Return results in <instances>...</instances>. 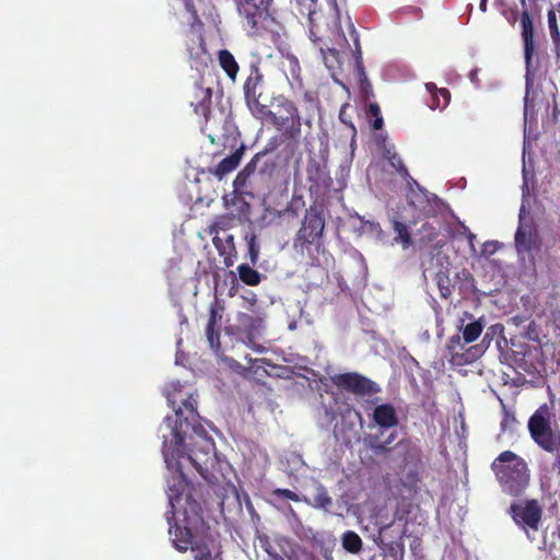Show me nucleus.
Wrapping results in <instances>:
<instances>
[{
  "mask_svg": "<svg viewBox=\"0 0 560 560\" xmlns=\"http://www.w3.org/2000/svg\"><path fill=\"white\" fill-rule=\"evenodd\" d=\"M174 416L165 417L159 428L162 453L168 471L166 512L170 540L180 552L190 550L194 560H213V544L206 535L200 508L183 472L191 465L203 478L217 463L214 443L198 422L192 396H166Z\"/></svg>",
  "mask_w": 560,
  "mask_h": 560,
  "instance_id": "nucleus-1",
  "label": "nucleus"
},
{
  "mask_svg": "<svg viewBox=\"0 0 560 560\" xmlns=\"http://www.w3.org/2000/svg\"><path fill=\"white\" fill-rule=\"evenodd\" d=\"M492 469L503 491L520 495L529 483L526 462L511 451L501 453L492 463Z\"/></svg>",
  "mask_w": 560,
  "mask_h": 560,
  "instance_id": "nucleus-2",
  "label": "nucleus"
},
{
  "mask_svg": "<svg viewBox=\"0 0 560 560\" xmlns=\"http://www.w3.org/2000/svg\"><path fill=\"white\" fill-rule=\"evenodd\" d=\"M469 322L465 324L462 320L459 327L463 336L454 335L451 337L447 343V351L450 355V362L454 365H465L476 361L483 352L481 346L467 345L474 342L479 338L483 329L482 318L474 319L472 316L465 314Z\"/></svg>",
  "mask_w": 560,
  "mask_h": 560,
  "instance_id": "nucleus-3",
  "label": "nucleus"
},
{
  "mask_svg": "<svg viewBox=\"0 0 560 560\" xmlns=\"http://www.w3.org/2000/svg\"><path fill=\"white\" fill-rule=\"evenodd\" d=\"M528 430L533 440L545 451L552 453L560 446V433L551 428L547 405L539 407L529 418Z\"/></svg>",
  "mask_w": 560,
  "mask_h": 560,
  "instance_id": "nucleus-4",
  "label": "nucleus"
},
{
  "mask_svg": "<svg viewBox=\"0 0 560 560\" xmlns=\"http://www.w3.org/2000/svg\"><path fill=\"white\" fill-rule=\"evenodd\" d=\"M246 301L250 305V313H240L237 315L236 331L246 346L261 353L265 348L257 345L255 340L259 338L265 330L266 314L254 308L256 302L255 295Z\"/></svg>",
  "mask_w": 560,
  "mask_h": 560,
  "instance_id": "nucleus-5",
  "label": "nucleus"
},
{
  "mask_svg": "<svg viewBox=\"0 0 560 560\" xmlns=\"http://www.w3.org/2000/svg\"><path fill=\"white\" fill-rule=\"evenodd\" d=\"M510 514L527 538L534 540L541 525V504L537 500L515 501L510 506Z\"/></svg>",
  "mask_w": 560,
  "mask_h": 560,
  "instance_id": "nucleus-6",
  "label": "nucleus"
},
{
  "mask_svg": "<svg viewBox=\"0 0 560 560\" xmlns=\"http://www.w3.org/2000/svg\"><path fill=\"white\" fill-rule=\"evenodd\" d=\"M270 1L271 0L237 1L238 12L244 18L248 30H257L259 24L266 19Z\"/></svg>",
  "mask_w": 560,
  "mask_h": 560,
  "instance_id": "nucleus-7",
  "label": "nucleus"
},
{
  "mask_svg": "<svg viewBox=\"0 0 560 560\" xmlns=\"http://www.w3.org/2000/svg\"><path fill=\"white\" fill-rule=\"evenodd\" d=\"M276 124L285 130L291 138H296L301 132V117L298 108L290 101H283L280 104L279 116L276 117Z\"/></svg>",
  "mask_w": 560,
  "mask_h": 560,
  "instance_id": "nucleus-8",
  "label": "nucleus"
},
{
  "mask_svg": "<svg viewBox=\"0 0 560 560\" xmlns=\"http://www.w3.org/2000/svg\"><path fill=\"white\" fill-rule=\"evenodd\" d=\"M334 384L357 394L377 392L376 384L357 373H345L332 377Z\"/></svg>",
  "mask_w": 560,
  "mask_h": 560,
  "instance_id": "nucleus-9",
  "label": "nucleus"
},
{
  "mask_svg": "<svg viewBox=\"0 0 560 560\" xmlns=\"http://www.w3.org/2000/svg\"><path fill=\"white\" fill-rule=\"evenodd\" d=\"M212 91L210 86H205L202 82H197L194 86L190 105L195 113L208 117L210 113Z\"/></svg>",
  "mask_w": 560,
  "mask_h": 560,
  "instance_id": "nucleus-10",
  "label": "nucleus"
},
{
  "mask_svg": "<svg viewBox=\"0 0 560 560\" xmlns=\"http://www.w3.org/2000/svg\"><path fill=\"white\" fill-rule=\"evenodd\" d=\"M262 79V75L258 72L257 69H255L250 75L247 78L245 84H244V94L246 97V101L253 112H255V108L257 109V114L264 115L267 109L265 106H260L257 100V88L260 84Z\"/></svg>",
  "mask_w": 560,
  "mask_h": 560,
  "instance_id": "nucleus-11",
  "label": "nucleus"
},
{
  "mask_svg": "<svg viewBox=\"0 0 560 560\" xmlns=\"http://www.w3.org/2000/svg\"><path fill=\"white\" fill-rule=\"evenodd\" d=\"M324 219L317 213L307 214L300 230V236L305 242H314L320 237L324 231Z\"/></svg>",
  "mask_w": 560,
  "mask_h": 560,
  "instance_id": "nucleus-12",
  "label": "nucleus"
},
{
  "mask_svg": "<svg viewBox=\"0 0 560 560\" xmlns=\"http://www.w3.org/2000/svg\"><path fill=\"white\" fill-rule=\"evenodd\" d=\"M521 25H522V37L524 40V56L526 67L528 68L530 65V60L535 50V42H534V27L532 19L527 11H524L521 16Z\"/></svg>",
  "mask_w": 560,
  "mask_h": 560,
  "instance_id": "nucleus-13",
  "label": "nucleus"
},
{
  "mask_svg": "<svg viewBox=\"0 0 560 560\" xmlns=\"http://www.w3.org/2000/svg\"><path fill=\"white\" fill-rule=\"evenodd\" d=\"M373 421L381 430L394 428L398 424L397 412L389 404L380 405L373 411Z\"/></svg>",
  "mask_w": 560,
  "mask_h": 560,
  "instance_id": "nucleus-14",
  "label": "nucleus"
},
{
  "mask_svg": "<svg viewBox=\"0 0 560 560\" xmlns=\"http://www.w3.org/2000/svg\"><path fill=\"white\" fill-rule=\"evenodd\" d=\"M524 207L520 212V226L515 233V245L520 254L529 252L533 245L532 228L524 222Z\"/></svg>",
  "mask_w": 560,
  "mask_h": 560,
  "instance_id": "nucleus-15",
  "label": "nucleus"
},
{
  "mask_svg": "<svg viewBox=\"0 0 560 560\" xmlns=\"http://www.w3.org/2000/svg\"><path fill=\"white\" fill-rule=\"evenodd\" d=\"M425 90L431 94L430 108L444 109L451 100V94L446 89H438L432 82L425 83Z\"/></svg>",
  "mask_w": 560,
  "mask_h": 560,
  "instance_id": "nucleus-16",
  "label": "nucleus"
},
{
  "mask_svg": "<svg viewBox=\"0 0 560 560\" xmlns=\"http://www.w3.org/2000/svg\"><path fill=\"white\" fill-rule=\"evenodd\" d=\"M383 431L381 430L378 434L371 435L368 440L369 447L376 455H384L389 451V445L396 440V432H390L385 439L382 438Z\"/></svg>",
  "mask_w": 560,
  "mask_h": 560,
  "instance_id": "nucleus-17",
  "label": "nucleus"
},
{
  "mask_svg": "<svg viewBox=\"0 0 560 560\" xmlns=\"http://www.w3.org/2000/svg\"><path fill=\"white\" fill-rule=\"evenodd\" d=\"M340 542L343 550L351 555H359L363 549L362 538L353 530L342 533Z\"/></svg>",
  "mask_w": 560,
  "mask_h": 560,
  "instance_id": "nucleus-18",
  "label": "nucleus"
},
{
  "mask_svg": "<svg viewBox=\"0 0 560 560\" xmlns=\"http://www.w3.org/2000/svg\"><path fill=\"white\" fill-rule=\"evenodd\" d=\"M218 59L226 75L234 81L240 70L234 56L229 50L222 49L218 54Z\"/></svg>",
  "mask_w": 560,
  "mask_h": 560,
  "instance_id": "nucleus-19",
  "label": "nucleus"
},
{
  "mask_svg": "<svg viewBox=\"0 0 560 560\" xmlns=\"http://www.w3.org/2000/svg\"><path fill=\"white\" fill-rule=\"evenodd\" d=\"M303 501L315 509H320L324 511H328L332 505V499L329 497L328 492L322 485L316 486L315 494L312 501L306 498H304Z\"/></svg>",
  "mask_w": 560,
  "mask_h": 560,
  "instance_id": "nucleus-20",
  "label": "nucleus"
},
{
  "mask_svg": "<svg viewBox=\"0 0 560 560\" xmlns=\"http://www.w3.org/2000/svg\"><path fill=\"white\" fill-rule=\"evenodd\" d=\"M241 153L235 152L224 158L215 167L214 175L222 179L226 174L233 172L240 164Z\"/></svg>",
  "mask_w": 560,
  "mask_h": 560,
  "instance_id": "nucleus-21",
  "label": "nucleus"
},
{
  "mask_svg": "<svg viewBox=\"0 0 560 560\" xmlns=\"http://www.w3.org/2000/svg\"><path fill=\"white\" fill-rule=\"evenodd\" d=\"M296 2L303 9H305V11L308 14L310 25H311V28H310L311 39L314 43H316L317 40H320V38L316 36V28H318V25L316 23V18H315V15H316V12H315L316 0H296Z\"/></svg>",
  "mask_w": 560,
  "mask_h": 560,
  "instance_id": "nucleus-22",
  "label": "nucleus"
},
{
  "mask_svg": "<svg viewBox=\"0 0 560 560\" xmlns=\"http://www.w3.org/2000/svg\"><path fill=\"white\" fill-rule=\"evenodd\" d=\"M393 229L397 234L395 242L400 243L404 249L408 248L411 245V237L408 226L400 221L394 220Z\"/></svg>",
  "mask_w": 560,
  "mask_h": 560,
  "instance_id": "nucleus-23",
  "label": "nucleus"
},
{
  "mask_svg": "<svg viewBox=\"0 0 560 560\" xmlns=\"http://www.w3.org/2000/svg\"><path fill=\"white\" fill-rule=\"evenodd\" d=\"M237 270L241 280L248 285H257L261 280L260 273L248 265L242 264Z\"/></svg>",
  "mask_w": 560,
  "mask_h": 560,
  "instance_id": "nucleus-24",
  "label": "nucleus"
},
{
  "mask_svg": "<svg viewBox=\"0 0 560 560\" xmlns=\"http://www.w3.org/2000/svg\"><path fill=\"white\" fill-rule=\"evenodd\" d=\"M409 202L413 207L418 208L421 213L428 212L429 207V196L427 192L419 189V191L411 190V194L409 195Z\"/></svg>",
  "mask_w": 560,
  "mask_h": 560,
  "instance_id": "nucleus-25",
  "label": "nucleus"
},
{
  "mask_svg": "<svg viewBox=\"0 0 560 560\" xmlns=\"http://www.w3.org/2000/svg\"><path fill=\"white\" fill-rule=\"evenodd\" d=\"M206 335L210 347L214 350H218L220 347L219 327L207 326Z\"/></svg>",
  "mask_w": 560,
  "mask_h": 560,
  "instance_id": "nucleus-26",
  "label": "nucleus"
},
{
  "mask_svg": "<svg viewBox=\"0 0 560 560\" xmlns=\"http://www.w3.org/2000/svg\"><path fill=\"white\" fill-rule=\"evenodd\" d=\"M436 283L441 295L443 298H447L451 294L448 277L445 276L443 272H439L436 275Z\"/></svg>",
  "mask_w": 560,
  "mask_h": 560,
  "instance_id": "nucleus-27",
  "label": "nucleus"
},
{
  "mask_svg": "<svg viewBox=\"0 0 560 560\" xmlns=\"http://www.w3.org/2000/svg\"><path fill=\"white\" fill-rule=\"evenodd\" d=\"M355 71H357L358 78L362 85L361 93L364 97H368L370 94V91H368L369 84L366 82V75L364 73L363 66H362L361 61H357V70Z\"/></svg>",
  "mask_w": 560,
  "mask_h": 560,
  "instance_id": "nucleus-28",
  "label": "nucleus"
},
{
  "mask_svg": "<svg viewBox=\"0 0 560 560\" xmlns=\"http://www.w3.org/2000/svg\"><path fill=\"white\" fill-rule=\"evenodd\" d=\"M386 156L390 161L393 167H395L399 172H404L405 174H407V170L405 168L402 161L397 156L395 152H392L389 149H387Z\"/></svg>",
  "mask_w": 560,
  "mask_h": 560,
  "instance_id": "nucleus-29",
  "label": "nucleus"
},
{
  "mask_svg": "<svg viewBox=\"0 0 560 560\" xmlns=\"http://www.w3.org/2000/svg\"><path fill=\"white\" fill-rule=\"evenodd\" d=\"M272 493L277 498H285L294 502L303 501L295 492L289 489H275Z\"/></svg>",
  "mask_w": 560,
  "mask_h": 560,
  "instance_id": "nucleus-30",
  "label": "nucleus"
},
{
  "mask_svg": "<svg viewBox=\"0 0 560 560\" xmlns=\"http://www.w3.org/2000/svg\"><path fill=\"white\" fill-rule=\"evenodd\" d=\"M320 52L323 54L324 61L328 68H332V61H338V51L336 49L327 48L328 55L325 52V48L323 46L319 47Z\"/></svg>",
  "mask_w": 560,
  "mask_h": 560,
  "instance_id": "nucleus-31",
  "label": "nucleus"
},
{
  "mask_svg": "<svg viewBox=\"0 0 560 560\" xmlns=\"http://www.w3.org/2000/svg\"><path fill=\"white\" fill-rule=\"evenodd\" d=\"M249 174V165H247L242 172H240L234 179V186L241 187L244 186Z\"/></svg>",
  "mask_w": 560,
  "mask_h": 560,
  "instance_id": "nucleus-32",
  "label": "nucleus"
},
{
  "mask_svg": "<svg viewBox=\"0 0 560 560\" xmlns=\"http://www.w3.org/2000/svg\"><path fill=\"white\" fill-rule=\"evenodd\" d=\"M526 95H525V98H524V117H525V120L527 119V116H528V112H529V79H528V74L526 75Z\"/></svg>",
  "mask_w": 560,
  "mask_h": 560,
  "instance_id": "nucleus-33",
  "label": "nucleus"
},
{
  "mask_svg": "<svg viewBox=\"0 0 560 560\" xmlns=\"http://www.w3.org/2000/svg\"><path fill=\"white\" fill-rule=\"evenodd\" d=\"M248 247H249L250 260H252V262H256L257 257H258V248L256 247L254 237L250 240Z\"/></svg>",
  "mask_w": 560,
  "mask_h": 560,
  "instance_id": "nucleus-34",
  "label": "nucleus"
},
{
  "mask_svg": "<svg viewBox=\"0 0 560 560\" xmlns=\"http://www.w3.org/2000/svg\"><path fill=\"white\" fill-rule=\"evenodd\" d=\"M350 129H351V142H350V149H351V156L353 155V152H354V149H355V135H357V131H355V128L353 125L350 124Z\"/></svg>",
  "mask_w": 560,
  "mask_h": 560,
  "instance_id": "nucleus-35",
  "label": "nucleus"
},
{
  "mask_svg": "<svg viewBox=\"0 0 560 560\" xmlns=\"http://www.w3.org/2000/svg\"><path fill=\"white\" fill-rule=\"evenodd\" d=\"M207 326L219 327L218 319H217V312L214 310L211 311Z\"/></svg>",
  "mask_w": 560,
  "mask_h": 560,
  "instance_id": "nucleus-36",
  "label": "nucleus"
},
{
  "mask_svg": "<svg viewBox=\"0 0 560 560\" xmlns=\"http://www.w3.org/2000/svg\"><path fill=\"white\" fill-rule=\"evenodd\" d=\"M185 8L187 12L191 15V19H196V11L192 8V4L189 0H184Z\"/></svg>",
  "mask_w": 560,
  "mask_h": 560,
  "instance_id": "nucleus-37",
  "label": "nucleus"
},
{
  "mask_svg": "<svg viewBox=\"0 0 560 560\" xmlns=\"http://www.w3.org/2000/svg\"><path fill=\"white\" fill-rule=\"evenodd\" d=\"M370 113L374 117L381 116V109L377 104H371L370 105Z\"/></svg>",
  "mask_w": 560,
  "mask_h": 560,
  "instance_id": "nucleus-38",
  "label": "nucleus"
},
{
  "mask_svg": "<svg viewBox=\"0 0 560 560\" xmlns=\"http://www.w3.org/2000/svg\"><path fill=\"white\" fill-rule=\"evenodd\" d=\"M335 419V413L332 411H330L329 409L325 408V421L327 423H330L332 422Z\"/></svg>",
  "mask_w": 560,
  "mask_h": 560,
  "instance_id": "nucleus-39",
  "label": "nucleus"
},
{
  "mask_svg": "<svg viewBox=\"0 0 560 560\" xmlns=\"http://www.w3.org/2000/svg\"><path fill=\"white\" fill-rule=\"evenodd\" d=\"M383 127V118L381 116L375 117V120L373 121V128L378 130Z\"/></svg>",
  "mask_w": 560,
  "mask_h": 560,
  "instance_id": "nucleus-40",
  "label": "nucleus"
},
{
  "mask_svg": "<svg viewBox=\"0 0 560 560\" xmlns=\"http://www.w3.org/2000/svg\"><path fill=\"white\" fill-rule=\"evenodd\" d=\"M477 69L475 70H471L470 73H469V79L470 81L475 84V85H478V78H477Z\"/></svg>",
  "mask_w": 560,
  "mask_h": 560,
  "instance_id": "nucleus-41",
  "label": "nucleus"
},
{
  "mask_svg": "<svg viewBox=\"0 0 560 560\" xmlns=\"http://www.w3.org/2000/svg\"><path fill=\"white\" fill-rule=\"evenodd\" d=\"M483 249H485V252H488V253L491 254V253H493L495 250V244L494 243H490V242L486 243L483 245Z\"/></svg>",
  "mask_w": 560,
  "mask_h": 560,
  "instance_id": "nucleus-42",
  "label": "nucleus"
},
{
  "mask_svg": "<svg viewBox=\"0 0 560 560\" xmlns=\"http://www.w3.org/2000/svg\"><path fill=\"white\" fill-rule=\"evenodd\" d=\"M474 238H475V235L471 232H468V240H469L471 249H474Z\"/></svg>",
  "mask_w": 560,
  "mask_h": 560,
  "instance_id": "nucleus-43",
  "label": "nucleus"
},
{
  "mask_svg": "<svg viewBox=\"0 0 560 560\" xmlns=\"http://www.w3.org/2000/svg\"><path fill=\"white\" fill-rule=\"evenodd\" d=\"M479 8L482 12H485L487 9V0H480Z\"/></svg>",
  "mask_w": 560,
  "mask_h": 560,
  "instance_id": "nucleus-44",
  "label": "nucleus"
},
{
  "mask_svg": "<svg viewBox=\"0 0 560 560\" xmlns=\"http://www.w3.org/2000/svg\"><path fill=\"white\" fill-rule=\"evenodd\" d=\"M345 110H346V105L342 106L341 110H340V114H339V117L341 119V121L346 122V116H345Z\"/></svg>",
  "mask_w": 560,
  "mask_h": 560,
  "instance_id": "nucleus-45",
  "label": "nucleus"
},
{
  "mask_svg": "<svg viewBox=\"0 0 560 560\" xmlns=\"http://www.w3.org/2000/svg\"><path fill=\"white\" fill-rule=\"evenodd\" d=\"M289 61H290V65L292 66V70L298 68V60L295 58H291V59H289Z\"/></svg>",
  "mask_w": 560,
  "mask_h": 560,
  "instance_id": "nucleus-46",
  "label": "nucleus"
},
{
  "mask_svg": "<svg viewBox=\"0 0 560 560\" xmlns=\"http://www.w3.org/2000/svg\"><path fill=\"white\" fill-rule=\"evenodd\" d=\"M295 327H296L295 323H291V324L289 325V328H290L291 330L295 329Z\"/></svg>",
  "mask_w": 560,
  "mask_h": 560,
  "instance_id": "nucleus-47",
  "label": "nucleus"
},
{
  "mask_svg": "<svg viewBox=\"0 0 560 560\" xmlns=\"http://www.w3.org/2000/svg\"><path fill=\"white\" fill-rule=\"evenodd\" d=\"M402 556H404V551L401 550V552H400V559H399V560H402Z\"/></svg>",
  "mask_w": 560,
  "mask_h": 560,
  "instance_id": "nucleus-48",
  "label": "nucleus"
},
{
  "mask_svg": "<svg viewBox=\"0 0 560 560\" xmlns=\"http://www.w3.org/2000/svg\"><path fill=\"white\" fill-rule=\"evenodd\" d=\"M522 2L524 3V0H522Z\"/></svg>",
  "mask_w": 560,
  "mask_h": 560,
  "instance_id": "nucleus-49",
  "label": "nucleus"
},
{
  "mask_svg": "<svg viewBox=\"0 0 560 560\" xmlns=\"http://www.w3.org/2000/svg\"><path fill=\"white\" fill-rule=\"evenodd\" d=\"M559 8H560V2H559Z\"/></svg>",
  "mask_w": 560,
  "mask_h": 560,
  "instance_id": "nucleus-50",
  "label": "nucleus"
}]
</instances>
